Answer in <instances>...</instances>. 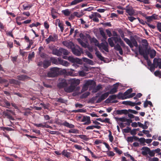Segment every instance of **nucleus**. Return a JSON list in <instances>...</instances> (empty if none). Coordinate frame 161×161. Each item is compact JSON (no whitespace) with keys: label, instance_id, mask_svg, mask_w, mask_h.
<instances>
[{"label":"nucleus","instance_id":"1","mask_svg":"<svg viewBox=\"0 0 161 161\" xmlns=\"http://www.w3.org/2000/svg\"><path fill=\"white\" fill-rule=\"evenodd\" d=\"M96 82L93 80H89L86 81L85 84L83 86L81 92H83L87 90L88 87L90 86L89 90H91V87H94L95 86Z\"/></svg>","mask_w":161,"mask_h":161},{"label":"nucleus","instance_id":"2","mask_svg":"<svg viewBox=\"0 0 161 161\" xmlns=\"http://www.w3.org/2000/svg\"><path fill=\"white\" fill-rule=\"evenodd\" d=\"M114 41L115 43L117 42H119L122 45H124L123 41L120 37H112L111 38H109L108 39V41L109 43V45L112 47L114 46V44L113 42V40Z\"/></svg>","mask_w":161,"mask_h":161},{"label":"nucleus","instance_id":"3","mask_svg":"<svg viewBox=\"0 0 161 161\" xmlns=\"http://www.w3.org/2000/svg\"><path fill=\"white\" fill-rule=\"evenodd\" d=\"M59 71V68L54 67L51 68L47 74V76L48 77H54L58 75Z\"/></svg>","mask_w":161,"mask_h":161},{"label":"nucleus","instance_id":"4","mask_svg":"<svg viewBox=\"0 0 161 161\" xmlns=\"http://www.w3.org/2000/svg\"><path fill=\"white\" fill-rule=\"evenodd\" d=\"M132 89L131 88L127 90L124 94L119 93L117 96V97L119 99H124L128 98L126 97L130 95V94L132 92Z\"/></svg>","mask_w":161,"mask_h":161},{"label":"nucleus","instance_id":"5","mask_svg":"<svg viewBox=\"0 0 161 161\" xmlns=\"http://www.w3.org/2000/svg\"><path fill=\"white\" fill-rule=\"evenodd\" d=\"M121 37L124 39V41L126 43L128 44L130 47H133V45L136 47L137 46L138 44L137 42L135 40H134L132 41V43L129 39L126 38H124V35H122Z\"/></svg>","mask_w":161,"mask_h":161},{"label":"nucleus","instance_id":"6","mask_svg":"<svg viewBox=\"0 0 161 161\" xmlns=\"http://www.w3.org/2000/svg\"><path fill=\"white\" fill-rule=\"evenodd\" d=\"M67 59L72 63H76L79 64H81L82 63V60L78 58H74L72 56H69L68 57Z\"/></svg>","mask_w":161,"mask_h":161},{"label":"nucleus","instance_id":"7","mask_svg":"<svg viewBox=\"0 0 161 161\" xmlns=\"http://www.w3.org/2000/svg\"><path fill=\"white\" fill-rule=\"evenodd\" d=\"M90 18L92 19L93 21L97 22L99 21L98 18L101 17V15L97 12L93 13L92 14L89 16Z\"/></svg>","mask_w":161,"mask_h":161},{"label":"nucleus","instance_id":"8","mask_svg":"<svg viewBox=\"0 0 161 161\" xmlns=\"http://www.w3.org/2000/svg\"><path fill=\"white\" fill-rule=\"evenodd\" d=\"M125 10L129 15H132L135 14V11L133 8L129 5L126 7Z\"/></svg>","mask_w":161,"mask_h":161},{"label":"nucleus","instance_id":"9","mask_svg":"<svg viewBox=\"0 0 161 161\" xmlns=\"http://www.w3.org/2000/svg\"><path fill=\"white\" fill-rule=\"evenodd\" d=\"M57 36L55 34L50 35L49 37L46 39V41L47 43H48L54 41L57 39Z\"/></svg>","mask_w":161,"mask_h":161},{"label":"nucleus","instance_id":"10","mask_svg":"<svg viewBox=\"0 0 161 161\" xmlns=\"http://www.w3.org/2000/svg\"><path fill=\"white\" fill-rule=\"evenodd\" d=\"M68 81L71 85L75 86L78 85L80 83V80L75 78L70 79L68 80Z\"/></svg>","mask_w":161,"mask_h":161},{"label":"nucleus","instance_id":"11","mask_svg":"<svg viewBox=\"0 0 161 161\" xmlns=\"http://www.w3.org/2000/svg\"><path fill=\"white\" fill-rule=\"evenodd\" d=\"M108 44L107 42H105L101 43V44H99L98 46V47L100 49L102 50H104L107 52H108Z\"/></svg>","mask_w":161,"mask_h":161},{"label":"nucleus","instance_id":"12","mask_svg":"<svg viewBox=\"0 0 161 161\" xmlns=\"http://www.w3.org/2000/svg\"><path fill=\"white\" fill-rule=\"evenodd\" d=\"M81 121L85 122L84 124L85 125H88L91 123L90 117L87 116H84L82 119Z\"/></svg>","mask_w":161,"mask_h":161},{"label":"nucleus","instance_id":"13","mask_svg":"<svg viewBox=\"0 0 161 161\" xmlns=\"http://www.w3.org/2000/svg\"><path fill=\"white\" fill-rule=\"evenodd\" d=\"M63 44L68 48L72 49L74 46V44L70 42L64 41L63 42Z\"/></svg>","mask_w":161,"mask_h":161},{"label":"nucleus","instance_id":"14","mask_svg":"<svg viewBox=\"0 0 161 161\" xmlns=\"http://www.w3.org/2000/svg\"><path fill=\"white\" fill-rule=\"evenodd\" d=\"M34 125L37 127H42V128H51V127L47 125L46 123H40L39 124H34Z\"/></svg>","mask_w":161,"mask_h":161},{"label":"nucleus","instance_id":"15","mask_svg":"<svg viewBox=\"0 0 161 161\" xmlns=\"http://www.w3.org/2000/svg\"><path fill=\"white\" fill-rule=\"evenodd\" d=\"M72 52L75 55L77 56H80L82 52V50L81 49H79V50H78L77 49L75 48H73L72 49Z\"/></svg>","mask_w":161,"mask_h":161},{"label":"nucleus","instance_id":"16","mask_svg":"<svg viewBox=\"0 0 161 161\" xmlns=\"http://www.w3.org/2000/svg\"><path fill=\"white\" fill-rule=\"evenodd\" d=\"M125 122V123H120V126L121 127L123 128L124 127L125 125H130V124L132 122V120L131 119H127Z\"/></svg>","mask_w":161,"mask_h":161},{"label":"nucleus","instance_id":"17","mask_svg":"<svg viewBox=\"0 0 161 161\" xmlns=\"http://www.w3.org/2000/svg\"><path fill=\"white\" fill-rule=\"evenodd\" d=\"M119 84V83H117L114 84V87L111 90L110 92H109V94H113L116 92L117 91V89Z\"/></svg>","mask_w":161,"mask_h":161},{"label":"nucleus","instance_id":"18","mask_svg":"<svg viewBox=\"0 0 161 161\" xmlns=\"http://www.w3.org/2000/svg\"><path fill=\"white\" fill-rule=\"evenodd\" d=\"M59 64H60L64 66L67 67L69 66V64L67 61L62 59L60 58H58Z\"/></svg>","mask_w":161,"mask_h":161},{"label":"nucleus","instance_id":"19","mask_svg":"<svg viewBox=\"0 0 161 161\" xmlns=\"http://www.w3.org/2000/svg\"><path fill=\"white\" fill-rule=\"evenodd\" d=\"M75 86H74L70 85V86L65 88L64 90L67 92H73L75 89Z\"/></svg>","mask_w":161,"mask_h":161},{"label":"nucleus","instance_id":"20","mask_svg":"<svg viewBox=\"0 0 161 161\" xmlns=\"http://www.w3.org/2000/svg\"><path fill=\"white\" fill-rule=\"evenodd\" d=\"M161 61L160 58H155L153 59V64L156 67H157L160 66V64H161Z\"/></svg>","mask_w":161,"mask_h":161},{"label":"nucleus","instance_id":"21","mask_svg":"<svg viewBox=\"0 0 161 161\" xmlns=\"http://www.w3.org/2000/svg\"><path fill=\"white\" fill-rule=\"evenodd\" d=\"M109 93L108 92H107L103 94L98 100V102H100L102 100H104L106 99L108 96Z\"/></svg>","mask_w":161,"mask_h":161},{"label":"nucleus","instance_id":"22","mask_svg":"<svg viewBox=\"0 0 161 161\" xmlns=\"http://www.w3.org/2000/svg\"><path fill=\"white\" fill-rule=\"evenodd\" d=\"M55 24L56 25H58L60 28L61 31L63 32L64 30L63 25V23L60 22L59 19H57L56 20Z\"/></svg>","mask_w":161,"mask_h":161},{"label":"nucleus","instance_id":"23","mask_svg":"<svg viewBox=\"0 0 161 161\" xmlns=\"http://www.w3.org/2000/svg\"><path fill=\"white\" fill-rule=\"evenodd\" d=\"M95 51V54L97 57L100 60L103 61L104 58L102 56L101 53L98 51L96 49Z\"/></svg>","mask_w":161,"mask_h":161},{"label":"nucleus","instance_id":"24","mask_svg":"<svg viewBox=\"0 0 161 161\" xmlns=\"http://www.w3.org/2000/svg\"><path fill=\"white\" fill-rule=\"evenodd\" d=\"M95 128L97 129H100L101 127L100 126L97 125H90L87 127L86 128V129L87 130H93Z\"/></svg>","mask_w":161,"mask_h":161},{"label":"nucleus","instance_id":"25","mask_svg":"<svg viewBox=\"0 0 161 161\" xmlns=\"http://www.w3.org/2000/svg\"><path fill=\"white\" fill-rule=\"evenodd\" d=\"M32 6V4L25 3L23 5V8L24 10H29Z\"/></svg>","mask_w":161,"mask_h":161},{"label":"nucleus","instance_id":"26","mask_svg":"<svg viewBox=\"0 0 161 161\" xmlns=\"http://www.w3.org/2000/svg\"><path fill=\"white\" fill-rule=\"evenodd\" d=\"M82 59L84 62H86L90 65H93L94 64V62L92 60L87 58H83Z\"/></svg>","mask_w":161,"mask_h":161},{"label":"nucleus","instance_id":"27","mask_svg":"<svg viewBox=\"0 0 161 161\" xmlns=\"http://www.w3.org/2000/svg\"><path fill=\"white\" fill-rule=\"evenodd\" d=\"M67 74L69 75L72 76H76L78 75L77 73H75V70L72 69H70V70L67 72Z\"/></svg>","mask_w":161,"mask_h":161},{"label":"nucleus","instance_id":"28","mask_svg":"<svg viewBox=\"0 0 161 161\" xmlns=\"http://www.w3.org/2000/svg\"><path fill=\"white\" fill-rule=\"evenodd\" d=\"M53 54L56 55L58 56H61L60 48L59 50H58L57 49H53Z\"/></svg>","mask_w":161,"mask_h":161},{"label":"nucleus","instance_id":"29","mask_svg":"<svg viewBox=\"0 0 161 161\" xmlns=\"http://www.w3.org/2000/svg\"><path fill=\"white\" fill-rule=\"evenodd\" d=\"M117 113L119 114H127L128 113V111L126 109H123L117 111Z\"/></svg>","mask_w":161,"mask_h":161},{"label":"nucleus","instance_id":"30","mask_svg":"<svg viewBox=\"0 0 161 161\" xmlns=\"http://www.w3.org/2000/svg\"><path fill=\"white\" fill-rule=\"evenodd\" d=\"M149 52L151 58H153L155 57L156 54V52L155 50L153 49L150 50Z\"/></svg>","mask_w":161,"mask_h":161},{"label":"nucleus","instance_id":"31","mask_svg":"<svg viewBox=\"0 0 161 161\" xmlns=\"http://www.w3.org/2000/svg\"><path fill=\"white\" fill-rule=\"evenodd\" d=\"M115 49L119 51V53L121 54H123V51L120 46L119 45H117L114 47Z\"/></svg>","mask_w":161,"mask_h":161},{"label":"nucleus","instance_id":"32","mask_svg":"<svg viewBox=\"0 0 161 161\" xmlns=\"http://www.w3.org/2000/svg\"><path fill=\"white\" fill-rule=\"evenodd\" d=\"M139 52L140 54L142 55L146 60L148 59V55L147 54H145L144 52L142 51L140 48H139Z\"/></svg>","mask_w":161,"mask_h":161},{"label":"nucleus","instance_id":"33","mask_svg":"<svg viewBox=\"0 0 161 161\" xmlns=\"http://www.w3.org/2000/svg\"><path fill=\"white\" fill-rule=\"evenodd\" d=\"M82 1L83 0H74L71 2L70 3V5L72 6L75 5Z\"/></svg>","mask_w":161,"mask_h":161},{"label":"nucleus","instance_id":"34","mask_svg":"<svg viewBox=\"0 0 161 161\" xmlns=\"http://www.w3.org/2000/svg\"><path fill=\"white\" fill-rule=\"evenodd\" d=\"M124 155L127 158H130V159L132 161H135V159L134 158L131 156L130 154L128 152H127L126 153H124Z\"/></svg>","mask_w":161,"mask_h":161},{"label":"nucleus","instance_id":"35","mask_svg":"<svg viewBox=\"0 0 161 161\" xmlns=\"http://www.w3.org/2000/svg\"><path fill=\"white\" fill-rule=\"evenodd\" d=\"M62 12L65 16H69L70 14V12L68 9L62 10Z\"/></svg>","mask_w":161,"mask_h":161},{"label":"nucleus","instance_id":"36","mask_svg":"<svg viewBox=\"0 0 161 161\" xmlns=\"http://www.w3.org/2000/svg\"><path fill=\"white\" fill-rule=\"evenodd\" d=\"M60 52L61 55L62 54H63L64 55H68L69 54L67 50L62 48H60Z\"/></svg>","mask_w":161,"mask_h":161},{"label":"nucleus","instance_id":"37","mask_svg":"<svg viewBox=\"0 0 161 161\" xmlns=\"http://www.w3.org/2000/svg\"><path fill=\"white\" fill-rule=\"evenodd\" d=\"M91 42L92 43H94L95 45V46H97L98 47V46L99 45V44L97 40L95 38H92V39L91 40Z\"/></svg>","mask_w":161,"mask_h":161},{"label":"nucleus","instance_id":"38","mask_svg":"<svg viewBox=\"0 0 161 161\" xmlns=\"http://www.w3.org/2000/svg\"><path fill=\"white\" fill-rule=\"evenodd\" d=\"M142 44L145 48H147L148 46V43L146 39H143L142 41Z\"/></svg>","mask_w":161,"mask_h":161},{"label":"nucleus","instance_id":"39","mask_svg":"<svg viewBox=\"0 0 161 161\" xmlns=\"http://www.w3.org/2000/svg\"><path fill=\"white\" fill-rule=\"evenodd\" d=\"M63 124L66 127H68L70 128H73L74 127V125L72 124H70L69 123H68L66 122H64Z\"/></svg>","mask_w":161,"mask_h":161},{"label":"nucleus","instance_id":"40","mask_svg":"<svg viewBox=\"0 0 161 161\" xmlns=\"http://www.w3.org/2000/svg\"><path fill=\"white\" fill-rule=\"evenodd\" d=\"M71 17H74L76 16L80 18L82 16V14L79 13L77 12H75L73 13L71 15Z\"/></svg>","mask_w":161,"mask_h":161},{"label":"nucleus","instance_id":"41","mask_svg":"<svg viewBox=\"0 0 161 161\" xmlns=\"http://www.w3.org/2000/svg\"><path fill=\"white\" fill-rule=\"evenodd\" d=\"M50 64L51 63L49 61H45L44 62L43 66L45 68H47L50 65Z\"/></svg>","mask_w":161,"mask_h":161},{"label":"nucleus","instance_id":"42","mask_svg":"<svg viewBox=\"0 0 161 161\" xmlns=\"http://www.w3.org/2000/svg\"><path fill=\"white\" fill-rule=\"evenodd\" d=\"M67 85L66 81L65 80H62V82L60 83L58 86L61 87H64Z\"/></svg>","mask_w":161,"mask_h":161},{"label":"nucleus","instance_id":"43","mask_svg":"<svg viewBox=\"0 0 161 161\" xmlns=\"http://www.w3.org/2000/svg\"><path fill=\"white\" fill-rule=\"evenodd\" d=\"M62 155L68 158L70 156V153L68 152H62Z\"/></svg>","mask_w":161,"mask_h":161},{"label":"nucleus","instance_id":"44","mask_svg":"<svg viewBox=\"0 0 161 161\" xmlns=\"http://www.w3.org/2000/svg\"><path fill=\"white\" fill-rule=\"evenodd\" d=\"M148 105L151 106L152 105V103L150 101H146L144 102V108H146Z\"/></svg>","mask_w":161,"mask_h":161},{"label":"nucleus","instance_id":"45","mask_svg":"<svg viewBox=\"0 0 161 161\" xmlns=\"http://www.w3.org/2000/svg\"><path fill=\"white\" fill-rule=\"evenodd\" d=\"M79 75L80 76L84 77L86 76V73L83 70L78 72Z\"/></svg>","mask_w":161,"mask_h":161},{"label":"nucleus","instance_id":"46","mask_svg":"<svg viewBox=\"0 0 161 161\" xmlns=\"http://www.w3.org/2000/svg\"><path fill=\"white\" fill-rule=\"evenodd\" d=\"M79 136L81 139L86 141L88 140L89 139L88 137L85 135H79Z\"/></svg>","mask_w":161,"mask_h":161},{"label":"nucleus","instance_id":"47","mask_svg":"<svg viewBox=\"0 0 161 161\" xmlns=\"http://www.w3.org/2000/svg\"><path fill=\"white\" fill-rule=\"evenodd\" d=\"M77 41L78 42L81 44V45L83 47H86V44L83 42L82 40L80 39H78Z\"/></svg>","mask_w":161,"mask_h":161},{"label":"nucleus","instance_id":"48","mask_svg":"<svg viewBox=\"0 0 161 161\" xmlns=\"http://www.w3.org/2000/svg\"><path fill=\"white\" fill-rule=\"evenodd\" d=\"M51 61L53 63L55 64H59V62L58 61V58H52Z\"/></svg>","mask_w":161,"mask_h":161},{"label":"nucleus","instance_id":"49","mask_svg":"<svg viewBox=\"0 0 161 161\" xmlns=\"http://www.w3.org/2000/svg\"><path fill=\"white\" fill-rule=\"evenodd\" d=\"M108 132H109V134L108 135L109 140L110 142H112L114 139V138L113 136H112L111 131L110 130H109Z\"/></svg>","mask_w":161,"mask_h":161},{"label":"nucleus","instance_id":"50","mask_svg":"<svg viewBox=\"0 0 161 161\" xmlns=\"http://www.w3.org/2000/svg\"><path fill=\"white\" fill-rule=\"evenodd\" d=\"M90 152V153L91 154L92 157L94 158H99L102 157V156H100L98 155H96L94 154L92 152Z\"/></svg>","mask_w":161,"mask_h":161},{"label":"nucleus","instance_id":"51","mask_svg":"<svg viewBox=\"0 0 161 161\" xmlns=\"http://www.w3.org/2000/svg\"><path fill=\"white\" fill-rule=\"evenodd\" d=\"M41 25L40 23L39 22H36V23H33L32 24L30 25L29 26L31 27H37L38 26L40 25Z\"/></svg>","mask_w":161,"mask_h":161},{"label":"nucleus","instance_id":"52","mask_svg":"<svg viewBox=\"0 0 161 161\" xmlns=\"http://www.w3.org/2000/svg\"><path fill=\"white\" fill-rule=\"evenodd\" d=\"M131 128L129 127H127L126 128L124 129L123 130V132L125 133H128L130 132L131 130Z\"/></svg>","mask_w":161,"mask_h":161},{"label":"nucleus","instance_id":"53","mask_svg":"<svg viewBox=\"0 0 161 161\" xmlns=\"http://www.w3.org/2000/svg\"><path fill=\"white\" fill-rule=\"evenodd\" d=\"M103 142L102 140L97 139L95 141L94 144L96 145H99L100 144L103 143Z\"/></svg>","mask_w":161,"mask_h":161},{"label":"nucleus","instance_id":"54","mask_svg":"<svg viewBox=\"0 0 161 161\" xmlns=\"http://www.w3.org/2000/svg\"><path fill=\"white\" fill-rule=\"evenodd\" d=\"M27 78L26 76L24 75H22L18 76V78L19 80H23L26 79Z\"/></svg>","mask_w":161,"mask_h":161},{"label":"nucleus","instance_id":"55","mask_svg":"<svg viewBox=\"0 0 161 161\" xmlns=\"http://www.w3.org/2000/svg\"><path fill=\"white\" fill-rule=\"evenodd\" d=\"M138 123V125L141 127L143 129H146L147 127H146V126L144 125L143 124H142L141 122H137Z\"/></svg>","mask_w":161,"mask_h":161},{"label":"nucleus","instance_id":"56","mask_svg":"<svg viewBox=\"0 0 161 161\" xmlns=\"http://www.w3.org/2000/svg\"><path fill=\"white\" fill-rule=\"evenodd\" d=\"M35 55V53L34 52H32L31 53H30L28 56L29 59L31 60V59L34 57Z\"/></svg>","mask_w":161,"mask_h":161},{"label":"nucleus","instance_id":"57","mask_svg":"<svg viewBox=\"0 0 161 161\" xmlns=\"http://www.w3.org/2000/svg\"><path fill=\"white\" fill-rule=\"evenodd\" d=\"M69 132L73 133H78V131L76 129H71L69 130Z\"/></svg>","mask_w":161,"mask_h":161},{"label":"nucleus","instance_id":"58","mask_svg":"<svg viewBox=\"0 0 161 161\" xmlns=\"http://www.w3.org/2000/svg\"><path fill=\"white\" fill-rule=\"evenodd\" d=\"M107 155L109 157H113L114 155L113 152H107Z\"/></svg>","mask_w":161,"mask_h":161},{"label":"nucleus","instance_id":"59","mask_svg":"<svg viewBox=\"0 0 161 161\" xmlns=\"http://www.w3.org/2000/svg\"><path fill=\"white\" fill-rule=\"evenodd\" d=\"M126 119V118L125 117L119 118H117L118 120V121H120L121 122H123L122 123L125 122Z\"/></svg>","mask_w":161,"mask_h":161},{"label":"nucleus","instance_id":"60","mask_svg":"<svg viewBox=\"0 0 161 161\" xmlns=\"http://www.w3.org/2000/svg\"><path fill=\"white\" fill-rule=\"evenodd\" d=\"M90 94V92H86L85 93L83 94L82 95V97L86 98L88 96H89Z\"/></svg>","mask_w":161,"mask_h":161},{"label":"nucleus","instance_id":"61","mask_svg":"<svg viewBox=\"0 0 161 161\" xmlns=\"http://www.w3.org/2000/svg\"><path fill=\"white\" fill-rule=\"evenodd\" d=\"M149 66L150 71L152 72H153L155 70V67L156 66H154L153 64L152 65H151Z\"/></svg>","mask_w":161,"mask_h":161},{"label":"nucleus","instance_id":"62","mask_svg":"<svg viewBox=\"0 0 161 161\" xmlns=\"http://www.w3.org/2000/svg\"><path fill=\"white\" fill-rule=\"evenodd\" d=\"M137 130L136 129H133L130 131V133L132 135H135L136 134V131Z\"/></svg>","mask_w":161,"mask_h":161},{"label":"nucleus","instance_id":"63","mask_svg":"<svg viewBox=\"0 0 161 161\" xmlns=\"http://www.w3.org/2000/svg\"><path fill=\"white\" fill-rule=\"evenodd\" d=\"M133 137L130 136L127 138V140L128 142H132L133 141Z\"/></svg>","mask_w":161,"mask_h":161},{"label":"nucleus","instance_id":"64","mask_svg":"<svg viewBox=\"0 0 161 161\" xmlns=\"http://www.w3.org/2000/svg\"><path fill=\"white\" fill-rule=\"evenodd\" d=\"M157 27L159 31L161 32V22L159 23L158 24Z\"/></svg>","mask_w":161,"mask_h":161}]
</instances>
